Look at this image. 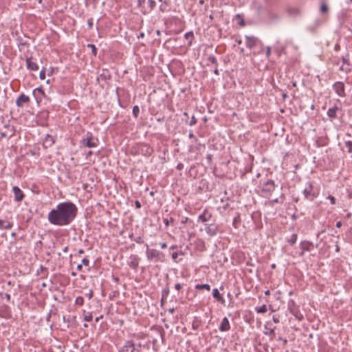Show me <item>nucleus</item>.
Masks as SVG:
<instances>
[{
	"label": "nucleus",
	"mask_w": 352,
	"mask_h": 352,
	"mask_svg": "<svg viewBox=\"0 0 352 352\" xmlns=\"http://www.w3.org/2000/svg\"><path fill=\"white\" fill-rule=\"evenodd\" d=\"M195 289H198V290L205 289L207 291H210V285H208V284H197L195 285Z\"/></svg>",
	"instance_id": "30"
},
{
	"label": "nucleus",
	"mask_w": 352,
	"mask_h": 352,
	"mask_svg": "<svg viewBox=\"0 0 352 352\" xmlns=\"http://www.w3.org/2000/svg\"><path fill=\"white\" fill-rule=\"evenodd\" d=\"M175 288L179 291L182 288V285L180 283H176L175 285Z\"/></svg>",
	"instance_id": "58"
},
{
	"label": "nucleus",
	"mask_w": 352,
	"mask_h": 352,
	"mask_svg": "<svg viewBox=\"0 0 352 352\" xmlns=\"http://www.w3.org/2000/svg\"><path fill=\"white\" fill-rule=\"evenodd\" d=\"M27 68L31 71H38L39 67L36 61L33 60L32 57L26 59Z\"/></svg>",
	"instance_id": "16"
},
{
	"label": "nucleus",
	"mask_w": 352,
	"mask_h": 352,
	"mask_svg": "<svg viewBox=\"0 0 352 352\" xmlns=\"http://www.w3.org/2000/svg\"><path fill=\"white\" fill-rule=\"evenodd\" d=\"M327 199L330 201V202H331V204H333V205L336 204V198H335L333 196H332V195H329V196L327 197Z\"/></svg>",
	"instance_id": "44"
},
{
	"label": "nucleus",
	"mask_w": 352,
	"mask_h": 352,
	"mask_svg": "<svg viewBox=\"0 0 352 352\" xmlns=\"http://www.w3.org/2000/svg\"><path fill=\"white\" fill-rule=\"evenodd\" d=\"M140 114V108L138 105H135L133 107V115L135 118H137L139 116Z\"/></svg>",
	"instance_id": "35"
},
{
	"label": "nucleus",
	"mask_w": 352,
	"mask_h": 352,
	"mask_svg": "<svg viewBox=\"0 0 352 352\" xmlns=\"http://www.w3.org/2000/svg\"><path fill=\"white\" fill-rule=\"evenodd\" d=\"M279 316H276V315H274L272 316V320L274 323H279L280 322V320H279Z\"/></svg>",
	"instance_id": "47"
},
{
	"label": "nucleus",
	"mask_w": 352,
	"mask_h": 352,
	"mask_svg": "<svg viewBox=\"0 0 352 352\" xmlns=\"http://www.w3.org/2000/svg\"><path fill=\"white\" fill-rule=\"evenodd\" d=\"M175 221L174 218L173 217H170L169 219L168 218H164L163 219V222L164 223L166 227H168L169 226V224L170 223H173Z\"/></svg>",
	"instance_id": "37"
},
{
	"label": "nucleus",
	"mask_w": 352,
	"mask_h": 352,
	"mask_svg": "<svg viewBox=\"0 0 352 352\" xmlns=\"http://www.w3.org/2000/svg\"><path fill=\"white\" fill-rule=\"evenodd\" d=\"M146 255L148 261L155 262H163L164 261V254L156 249H151L148 244H146Z\"/></svg>",
	"instance_id": "3"
},
{
	"label": "nucleus",
	"mask_w": 352,
	"mask_h": 352,
	"mask_svg": "<svg viewBox=\"0 0 352 352\" xmlns=\"http://www.w3.org/2000/svg\"><path fill=\"white\" fill-rule=\"evenodd\" d=\"M278 341L283 342V346H285L286 344L287 343V340L286 338H283L282 337H279L278 338Z\"/></svg>",
	"instance_id": "49"
},
{
	"label": "nucleus",
	"mask_w": 352,
	"mask_h": 352,
	"mask_svg": "<svg viewBox=\"0 0 352 352\" xmlns=\"http://www.w3.org/2000/svg\"><path fill=\"white\" fill-rule=\"evenodd\" d=\"M94 292L92 290H90L89 293L87 294L89 299H91L93 297Z\"/></svg>",
	"instance_id": "59"
},
{
	"label": "nucleus",
	"mask_w": 352,
	"mask_h": 352,
	"mask_svg": "<svg viewBox=\"0 0 352 352\" xmlns=\"http://www.w3.org/2000/svg\"><path fill=\"white\" fill-rule=\"evenodd\" d=\"M340 71L344 72L345 73L348 74V73L351 72V69L350 67H344V65H342L340 67Z\"/></svg>",
	"instance_id": "40"
},
{
	"label": "nucleus",
	"mask_w": 352,
	"mask_h": 352,
	"mask_svg": "<svg viewBox=\"0 0 352 352\" xmlns=\"http://www.w3.org/2000/svg\"><path fill=\"white\" fill-rule=\"evenodd\" d=\"M83 319L86 322H90L93 319V315L91 312H86L84 311V317Z\"/></svg>",
	"instance_id": "31"
},
{
	"label": "nucleus",
	"mask_w": 352,
	"mask_h": 352,
	"mask_svg": "<svg viewBox=\"0 0 352 352\" xmlns=\"http://www.w3.org/2000/svg\"><path fill=\"white\" fill-rule=\"evenodd\" d=\"M0 317L5 319H10L12 317L10 308L7 305L0 306Z\"/></svg>",
	"instance_id": "11"
},
{
	"label": "nucleus",
	"mask_w": 352,
	"mask_h": 352,
	"mask_svg": "<svg viewBox=\"0 0 352 352\" xmlns=\"http://www.w3.org/2000/svg\"><path fill=\"white\" fill-rule=\"evenodd\" d=\"M219 329L220 331H228L230 329V322L226 317L222 319Z\"/></svg>",
	"instance_id": "18"
},
{
	"label": "nucleus",
	"mask_w": 352,
	"mask_h": 352,
	"mask_svg": "<svg viewBox=\"0 0 352 352\" xmlns=\"http://www.w3.org/2000/svg\"><path fill=\"white\" fill-rule=\"evenodd\" d=\"M341 60H342L343 65H346V67H350L351 63H350V60H349V54H346V56H342Z\"/></svg>",
	"instance_id": "28"
},
{
	"label": "nucleus",
	"mask_w": 352,
	"mask_h": 352,
	"mask_svg": "<svg viewBox=\"0 0 352 352\" xmlns=\"http://www.w3.org/2000/svg\"><path fill=\"white\" fill-rule=\"evenodd\" d=\"M135 206L136 208H140L142 207V204L138 200L135 201Z\"/></svg>",
	"instance_id": "55"
},
{
	"label": "nucleus",
	"mask_w": 352,
	"mask_h": 352,
	"mask_svg": "<svg viewBox=\"0 0 352 352\" xmlns=\"http://www.w3.org/2000/svg\"><path fill=\"white\" fill-rule=\"evenodd\" d=\"M184 168V164L182 163H179L177 166V170H182Z\"/></svg>",
	"instance_id": "57"
},
{
	"label": "nucleus",
	"mask_w": 352,
	"mask_h": 352,
	"mask_svg": "<svg viewBox=\"0 0 352 352\" xmlns=\"http://www.w3.org/2000/svg\"><path fill=\"white\" fill-rule=\"evenodd\" d=\"M4 296H5L6 298L7 301L9 302L10 300V298H11L10 294L6 293V294H4Z\"/></svg>",
	"instance_id": "60"
},
{
	"label": "nucleus",
	"mask_w": 352,
	"mask_h": 352,
	"mask_svg": "<svg viewBox=\"0 0 352 352\" xmlns=\"http://www.w3.org/2000/svg\"><path fill=\"white\" fill-rule=\"evenodd\" d=\"M302 193L305 199L311 201H314L319 195L318 190L314 188V184L311 182H309L306 184Z\"/></svg>",
	"instance_id": "4"
},
{
	"label": "nucleus",
	"mask_w": 352,
	"mask_h": 352,
	"mask_svg": "<svg viewBox=\"0 0 352 352\" xmlns=\"http://www.w3.org/2000/svg\"><path fill=\"white\" fill-rule=\"evenodd\" d=\"M239 217H235L233 220V223H232V225L234 228H237L236 226V222L239 221Z\"/></svg>",
	"instance_id": "54"
},
{
	"label": "nucleus",
	"mask_w": 352,
	"mask_h": 352,
	"mask_svg": "<svg viewBox=\"0 0 352 352\" xmlns=\"http://www.w3.org/2000/svg\"><path fill=\"white\" fill-rule=\"evenodd\" d=\"M35 91H38L43 96H45V92L42 87H38L36 89L34 90L33 93H35Z\"/></svg>",
	"instance_id": "46"
},
{
	"label": "nucleus",
	"mask_w": 352,
	"mask_h": 352,
	"mask_svg": "<svg viewBox=\"0 0 352 352\" xmlns=\"http://www.w3.org/2000/svg\"><path fill=\"white\" fill-rule=\"evenodd\" d=\"M98 144V140L94 138L91 133H87V137L81 140V144L89 148L96 147Z\"/></svg>",
	"instance_id": "7"
},
{
	"label": "nucleus",
	"mask_w": 352,
	"mask_h": 352,
	"mask_svg": "<svg viewBox=\"0 0 352 352\" xmlns=\"http://www.w3.org/2000/svg\"><path fill=\"white\" fill-rule=\"evenodd\" d=\"M184 116L185 117V122L187 124H188L190 126H193L197 124V120L194 115H192L191 116V120H189V116L187 112L184 113Z\"/></svg>",
	"instance_id": "21"
},
{
	"label": "nucleus",
	"mask_w": 352,
	"mask_h": 352,
	"mask_svg": "<svg viewBox=\"0 0 352 352\" xmlns=\"http://www.w3.org/2000/svg\"><path fill=\"white\" fill-rule=\"evenodd\" d=\"M288 311L299 321L303 320V314L299 309V307L296 304L293 299H290L287 302Z\"/></svg>",
	"instance_id": "5"
},
{
	"label": "nucleus",
	"mask_w": 352,
	"mask_h": 352,
	"mask_svg": "<svg viewBox=\"0 0 352 352\" xmlns=\"http://www.w3.org/2000/svg\"><path fill=\"white\" fill-rule=\"evenodd\" d=\"M301 250L305 252H310L314 248V245L312 242L309 241H303L300 244Z\"/></svg>",
	"instance_id": "17"
},
{
	"label": "nucleus",
	"mask_w": 352,
	"mask_h": 352,
	"mask_svg": "<svg viewBox=\"0 0 352 352\" xmlns=\"http://www.w3.org/2000/svg\"><path fill=\"white\" fill-rule=\"evenodd\" d=\"M266 56L267 57H270V54H271V47L270 46H267L266 47Z\"/></svg>",
	"instance_id": "53"
},
{
	"label": "nucleus",
	"mask_w": 352,
	"mask_h": 352,
	"mask_svg": "<svg viewBox=\"0 0 352 352\" xmlns=\"http://www.w3.org/2000/svg\"><path fill=\"white\" fill-rule=\"evenodd\" d=\"M329 11V7L326 1H322L320 7V12L321 14H326Z\"/></svg>",
	"instance_id": "26"
},
{
	"label": "nucleus",
	"mask_w": 352,
	"mask_h": 352,
	"mask_svg": "<svg viewBox=\"0 0 352 352\" xmlns=\"http://www.w3.org/2000/svg\"><path fill=\"white\" fill-rule=\"evenodd\" d=\"M148 6H149V11L153 10L156 6V3L155 0H148Z\"/></svg>",
	"instance_id": "38"
},
{
	"label": "nucleus",
	"mask_w": 352,
	"mask_h": 352,
	"mask_svg": "<svg viewBox=\"0 0 352 352\" xmlns=\"http://www.w3.org/2000/svg\"><path fill=\"white\" fill-rule=\"evenodd\" d=\"M341 111V109H340L337 105L335 104L333 107H331L328 109L327 113L330 120L333 121L335 118L338 117V112Z\"/></svg>",
	"instance_id": "13"
},
{
	"label": "nucleus",
	"mask_w": 352,
	"mask_h": 352,
	"mask_svg": "<svg viewBox=\"0 0 352 352\" xmlns=\"http://www.w3.org/2000/svg\"><path fill=\"white\" fill-rule=\"evenodd\" d=\"M159 9H160V11L162 12H169L170 10L169 3L168 1H166V0H164L160 5Z\"/></svg>",
	"instance_id": "23"
},
{
	"label": "nucleus",
	"mask_w": 352,
	"mask_h": 352,
	"mask_svg": "<svg viewBox=\"0 0 352 352\" xmlns=\"http://www.w3.org/2000/svg\"><path fill=\"white\" fill-rule=\"evenodd\" d=\"M188 138H193L195 139V142H197L198 140L195 137L194 134L192 133V132H190L189 135H188Z\"/></svg>",
	"instance_id": "56"
},
{
	"label": "nucleus",
	"mask_w": 352,
	"mask_h": 352,
	"mask_svg": "<svg viewBox=\"0 0 352 352\" xmlns=\"http://www.w3.org/2000/svg\"><path fill=\"white\" fill-rule=\"evenodd\" d=\"M212 296L213 298L220 302L221 305H225L226 300L221 296V294L219 293L217 288H214L212 289Z\"/></svg>",
	"instance_id": "19"
},
{
	"label": "nucleus",
	"mask_w": 352,
	"mask_h": 352,
	"mask_svg": "<svg viewBox=\"0 0 352 352\" xmlns=\"http://www.w3.org/2000/svg\"><path fill=\"white\" fill-rule=\"evenodd\" d=\"M13 226V223L8 221H5L0 219V228L9 230L11 229Z\"/></svg>",
	"instance_id": "24"
},
{
	"label": "nucleus",
	"mask_w": 352,
	"mask_h": 352,
	"mask_svg": "<svg viewBox=\"0 0 352 352\" xmlns=\"http://www.w3.org/2000/svg\"><path fill=\"white\" fill-rule=\"evenodd\" d=\"M208 60L211 63H212L213 65H214V66H217L218 67V63H217V58H215L214 56L213 55H210L208 58Z\"/></svg>",
	"instance_id": "34"
},
{
	"label": "nucleus",
	"mask_w": 352,
	"mask_h": 352,
	"mask_svg": "<svg viewBox=\"0 0 352 352\" xmlns=\"http://www.w3.org/2000/svg\"><path fill=\"white\" fill-rule=\"evenodd\" d=\"M12 191L14 195V201L19 202L23 199L25 195L18 186H14L12 188Z\"/></svg>",
	"instance_id": "14"
},
{
	"label": "nucleus",
	"mask_w": 352,
	"mask_h": 352,
	"mask_svg": "<svg viewBox=\"0 0 352 352\" xmlns=\"http://www.w3.org/2000/svg\"><path fill=\"white\" fill-rule=\"evenodd\" d=\"M54 142L55 140L54 137L47 134L45 138L43 145L45 147H48L51 146Z\"/></svg>",
	"instance_id": "25"
},
{
	"label": "nucleus",
	"mask_w": 352,
	"mask_h": 352,
	"mask_svg": "<svg viewBox=\"0 0 352 352\" xmlns=\"http://www.w3.org/2000/svg\"><path fill=\"white\" fill-rule=\"evenodd\" d=\"M245 38L246 47L249 49H252L259 43L263 45V43L259 41V39L254 36H245Z\"/></svg>",
	"instance_id": "9"
},
{
	"label": "nucleus",
	"mask_w": 352,
	"mask_h": 352,
	"mask_svg": "<svg viewBox=\"0 0 352 352\" xmlns=\"http://www.w3.org/2000/svg\"><path fill=\"white\" fill-rule=\"evenodd\" d=\"M29 102L30 98L24 94H21L16 100V105L19 107H22L24 104L28 103Z\"/></svg>",
	"instance_id": "15"
},
{
	"label": "nucleus",
	"mask_w": 352,
	"mask_h": 352,
	"mask_svg": "<svg viewBox=\"0 0 352 352\" xmlns=\"http://www.w3.org/2000/svg\"><path fill=\"white\" fill-rule=\"evenodd\" d=\"M134 241H135L137 243H139V244H142L144 243V241L142 239V237L139 236L138 237H135L134 239H133Z\"/></svg>",
	"instance_id": "45"
},
{
	"label": "nucleus",
	"mask_w": 352,
	"mask_h": 352,
	"mask_svg": "<svg viewBox=\"0 0 352 352\" xmlns=\"http://www.w3.org/2000/svg\"><path fill=\"white\" fill-rule=\"evenodd\" d=\"M39 78L41 79V80H44L45 78V68L43 67L41 71L40 72V74H39Z\"/></svg>",
	"instance_id": "43"
},
{
	"label": "nucleus",
	"mask_w": 352,
	"mask_h": 352,
	"mask_svg": "<svg viewBox=\"0 0 352 352\" xmlns=\"http://www.w3.org/2000/svg\"><path fill=\"white\" fill-rule=\"evenodd\" d=\"M135 346L133 340H126L119 349V352H135Z\"/></svg>",
	"instance_id": "10"
},
{
	"label": "nucleus",
	"mask_w": 352,
	"mask_h": 352,
	"mask_svg": "<svg viewBox=\"0 0 352 352\" xmlns=\"http://www.w3.org/2000/svg\"><path fill=\"white\" fill-rule=\"evenodd\" d=\"M143 147L145 148L146 154L151 155V153L153 152V149L149 146H148L147 144H144L143 146Z\"/></svg>",
	"instance_id": "41"
},
{
	"label": "nucleus",
	"mask_w": 352,
	"mask_h": 352,
	"mask_svg": "<svg viewBox=\"0 0 352 352\" xmlns=\"http://www.w3.org/2000/svg\"><path fill=\"white\" fill-rule=\"evenodd\" d=\"M345 148L346 149L347 152L351 153H352V142L351 141H346L345 142Z\"/></svg>",
	"instance_id": "33"
},
{
	"label": "nucleus",
	"mask_w": 352,
	"mask_h": 352,
	"mask_svg": "<svg viewBox=\"0 0 352 352\" xmlns=\"http://www.w3.org/2000/svg\"><path fill=\"white\" fill-rule=\"evenodd\" d=\"M297 238H298V235L297 234H293L290 238L287 239V242L290 245H294L296 243V241H297Z\"/></svg>",
	"instance_id": "29"
},
{
	"label": "nucleus",
	"mask_w": 352,
	"mask_h": 352,
	"mask_svg": "<svg viewBox=\"0 0 352 352\" xmlns=\"http://www.w3.org/2000/svg\"><path fill=\"white\" fill-rule=\"evenodd\" d=\"M87 25H88V28L89 29L92 28H93V20L92 19H88L87 21Z\"/></svg>",
	"instance_id": "52"
},
{
	"label": "nucleus",
	"mask_w": 352,
	"mask_h": 352,
	"mask_svg": "<svg viewBox=\"0 0 352 352\" xmlns=\"http://www.w3.org/2000/svg\"><path fill=\"white\" fill-rule=\"evenodd\" d=\"M78 208L72 201L59 203L47 214V220L52 225L67 226L70 225L78 214Z\"/></svg>",
	"instance_id": "1"
},
{
	"label": "nucleus",
	"mask_w": 352,
	"mask_h": 352,
	"mask_svg": "<svg viewBox=\"0 0 352 352\" xmlns=\"http://www.w3.org/2000/svg\"><path fill=\"white\" fill-rule=\"evenodd\" d=\"M102 318H103V315H100V316L96 318L95 321L96 322H98L100 321V320H101Z\"/></svg>",
	"instance_id": "63"
},
{
	"label": "nucleus",
	"mask_w": 352,
	"mask_h": 352,
	"mask_svg": "<svg viewBox=\"0 0 352 352\" xmlns=\"http://www.w3.org/2000/svg\"><path fill=\"white\" fill-rule=\"evenodd\" d=\"M340 50V46L339 44H336L334 46V50L335 51H339Z\"/></svg>",
	"instance_id": "61"
},
{
	"label": "nucleus",
	"mask_w": 352,
	"mask_h": 352,
	"mask_svg": "<svg viewBox=\"0 0 352 352\" xmlns=\"http://www.w3.org/2000/svg\"><path fill=\"white\" fill-rule=\"evenodd\" d=\"M275 328H268L267 325H265V329L266 331H264V334L269 336L270 340H272L275 338Z\"/></svg>",
	"instance_id": "22"
},
{
	"label": "nucleus",
	"mask_w": 352,
	"mask_h": 352,
	"mask_svg": "<svg viewBox=\"0 0 352 352\" xmlns=\"http://www.w3.org/2000/svg\"><path fill=\"white\" fill-rule=\"evenodd\" d=\"M179 255V253L177 252H175L172 254V258L175 261V262H177V258Z\"/></svg>",
	"instance_id": "51"
},
{
	"label": "nucleus",
	"mask_w": 352,
	"mask_h": 352,
	"mask_svg": "<svg viewBox=\"0 0 352 352\" xmlns=\"http://www.w3.org/2000/svg\"><path fill=\"white\" fill-rule=\"evenodd\" d=\"M184 37H185L186 39L189 41L188 45L189 46H190L192 45V39L194 38L193 32L192 31H190V32H186L184 34Z\"/></svg>",
	"instance_id": "27"
},
{
	"label": "nucleus",
	"mask_w": 352,
	"mask_h": 352,
	"mask_svg": "<svg viewBox=\"0 0 352 352\" xmlns=\"http://www.w3.org/2000/svg\"><path fill=\"white\" fill-rule=\"evenodd\" d=\"M333 89L336 94L340 97H344L345 94V86L341 81H337L333 85Z\"/></svg>",
	"instance_id": "8"
},
{
	"label": "nucleus",
	"mask_w": 352,
	"mask_h": 352,
	"mask_svg": "<svg viewBox=\"0 0 352 352\" xmlns=\"http://www.w3.org/2000/svg\"><path fill=\"white\" fill-rule=\"evenodd\" d=\"M75 304L79 306H82L84 304V298L82 296H78L75 300Z\"/></svg>",
	"instance_id": "36"
},
{
	"label": "nucleus",
	"mask_w": 352,
	"mask_h": 352,
	"mask_svg": "<svg viewBox=\"0 0 352 352\" xmlns=\"http://www.w3.org/2000/svg\"><path fill=\"white\" fill-rule=\"evenodd\" d=\"M130 261H129L128 264L130 266V267L133 268V270H136L139 265V258L137 255H131L129 258Z\"/></svg>",
	"instance_id": "20"
},
{
	"label": "nucleus",
	"mask_w": 352,
	"mask_h": 352,
	"mask_svg": "<svg viewBox=\"0 0 352 352\" xmlns=\"http://www.w3.org/2000/svg\"><path fill=\"white\" fill-rule=\"evenodd\" d=\"M160 245L162 249H165L167 248V244L166 243H161Z\"/></svg>",
	"instance_id": "62"
},
{
	"label": "nucleus",
	"mask_w": 352,
	"mask_h": 352,
	"mask_svg": "<svg viewBox=\"0 0 352 352\" xmlns=\"http://www.w3.org/2000/svg\"><path fill=\"white\" fill-rule=\"evenodd\" d=\"M212 218V214L207 209H205L201 214L198 217V221L202 223H208V221H210Z\"/></svg>",
	"instance_id": "12"
},
{
	"label": "nucleus",
	"mask_w": 352,
	"mask_h": 352,
	"mask_svg": "<svg viewBox=\"0 0 352 352\" xmlns=\"http://www.w3.org/2000/svg\"><path fill=\"white\" fill-rule=\"evenodd\" d=\"M146 0H138V7L142 8L143 5L145 3Z\"/></svg>",
	"instance_id": "50"
},
{
	"label": "nucleus",
	"mask_w": 352,
	"mask_h": 352,
	"mask_svg": "<svg viewBox=\"0 0 352 352\" xmlns=\"http://www.w3.org/2000/svg\"><path fill=\"white\" fill-rule=\"evenodd\" d=\"M277 185L275 184L274 180L270 179H267L264 180L263 182H260V191L263 196L268 197L272 195V193L275 190Z\"/></svg>",
	"instance_id": "2"
},
{
	"label": "nucleus",
	"mask_w": 352,
	"mask_h": 352,
	"mask_svg": "<svg viewBox=\"0 0 352 352\" xmlns=\"http://www.w3.org/2000/svg\"><path fill=\"white\" fill-rule=\"evenodd\" d=\"M82 264H83L85 266H89V260L87 258H82Z\"/></svg>",
	"instance_id": "48"
},
{
	"label": "nucleus",
	"mask_w": 352,
	"mask_h": 352,
	"mask_svg": "<svg viewBox=\"0 0 352 352\" xmlns=\"http://www.w3.org/2000/svg\"><path fill=\"white\" fill-rule=\"evenodd\" d=\"M87 47L91 49V52H92V53H93V54L94 56L96 55V54H97V48L96 47V46L94 44H88L87 45Z\"/></svg>",
	"instance_id": "39"
},
{
	"label": "nucleus",
	"mask_w": 352,
	"mask_h": 352,
	"mask_svg": "<svg viewBox=\"0 0 352 352\" xmlns=\"http://www.w3.org/2000/svg\"><path fill=\"white\" fill-rule=\"evenodd\" d=\"M168 294H169V288H168V287H166L165 289H164L162 290V296H163V298H167Z\"/></svg>",
	"instance_id": "42"
},
{
	"label": "nucleus",
	"mask_w": 352,
	"mask_h": 352,
	"mask_svg": "<svg viewBox=\"0 0 352 352\" xmlns=\"http://www.w3.org/2000/svg\"><path fill=\"white\" fill-rule=\"evenodd\" d=\"M205 231L210 236H214L218 233H221L220 226L217 223L212 222L210 223H205Z\"/></svg>",
	"instance_id": "6"
},
{
	"label": "nucleus",
	"mask_w": 352,
	"mask_h": 352,
	"mask_svg": "<svg viewBox=\"0 0 352 352\" xmlns=\"http://www.w3.org/2000/svg\"><path fill=\"white\" fill-rule=\"evenodd\" d=\"M255 310L258 314H264L267 311V306L263 305L259 307H256Z\"/></svg>",
	"instance_id": "32"
},
{
	"label": "nucleus",
	"mask_w": 352,
	"mask_h": 352,
	"mask_svg": "<svg viewBox=\"0 0 352 352\" xmlns=\"http://www.w3.org/2000/svg\"><path fill=\"white\" fill-rule=\"evenodd\" d=\"M214 74H216V75H219V74L218 67H217V66H215V68L214 69Z\"/></svg>",
	"instance_id": "64"
}]
</instances>
